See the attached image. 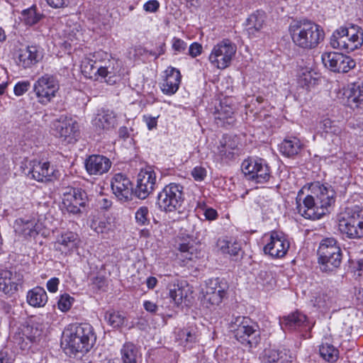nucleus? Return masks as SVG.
<instances>
[{
	"label": "nucleus",
	"mask_w": 363,
	"mask_h": 363,
	"mask_svg": "<svg viewBox=\"0 0 363 363\" xmlns=\"http://www.w3.org/2000/svg\"><path fill=\"white\" fill-rule=\"evenodd\" d=\"M60 89L57 78L49 74H45L40 77L33 84V91L38 99V101L43 104H49Z\"/></svg>",
	"instance_id": "nucleus-11"
},
{
	"label": "nucleus",
	"mask_w": 363,
	"mask_h": 363,
	"mask_svg": "<svg viewBox=\"0 0 363 363\" xmlns=\"http://www.w3.org/2000/svg\"><path fill=\"white\" fill-rule=\"evenodd\" d=\"M65 350L69 355H83L94 346L96 336L93 327L86 323L69 325L64 332Z\"/></svg>",
	"instance_id": "nucleus-2"
},
{
	"label": "nucleus",
	"mask_w": 363,
	"mask_h": 363,
	"mask_svg": "<svg viewBox=\"0 0 363 363\" xmlns=\"http://www.w3.org/2000/svg\"><path fill=\"white\" fill-rule=\"evenodd\" d=\"M92 123L96 130L100 134L101 131L108 130L113 127L115 115L109 110H103L95 116Z\"/></svg>",
	"instance_id": "nucleus-32"
},
{
	"label": "nucleus",
	"mask_w": 363,
	"mask_h": 363,
	"mask_svg": "<svg viewBox=\"0 0 363 363\" xmlns=\"http://www.w3.org/2000/svg\"><path fill=\"white\" fill-rule=\"evenodd\" d=\"M339 229L349 238H363V208L359 206L346 208L339 218Z\"/></svg>",
	"instance_id": "nucleus-7"
},
{
	"label": "nucleus",
	"mask_w": 363,
	"mask_h": 363,
	"mask_svg": "<svg viewBox=\"0 0 363 363\" xmlns=\"http://www.w3.org/2000/svg\"><path fill=\"white\" fill-rule=\"evenodd\" d=\"M242 170L247 179L264 184L271 177V169L267 161L260 157H248L242 163Z\"/></svg>",
	"instance_id": "nucleus-10"
},
{
	"label": "nucleus",
	"mask_w": 363,
	"mask_h": 363,
	"mask_svg": "<svg viewBox=\"0 0 363 363\" xmlns=\"http://www.w3.org/2000/svg\"><path fill=\"white\" fill-rule=\"evenodd\" d=\"M266 16L264 11H257L250 16L247 19V32L250 36H256V33L259 32L263 27L265 22Z\"/></svg>",
	"instance_id": "nucleus-36"
},
{
	"label": "nucleus",
	"mask_w": 363,
	"mask_h": 363,
	"mask_svg": "<svg viewBox=\"0 0 363 363\" xmlns=\"http://www.w3.org/2000/svg\"><path fill=\"white\" fill-rule=\"evenodd\" d=\"M169 297L176 304H179L182 301L183 297V291L182 290L177 287H174L169 290Z\"/></svg>",
	"instance_id": "nucleus-51"
},
{
	"label": "nucleus",
	"mask_w": 363,
	"mask_h": 363,
	"mask_svg": "<svg viewBox=\"0 0 363 363\" xmlns=\"http://www.w3.org/2000/svg\"><path fill=\"white\" fill-rule=\"evenodd\" d=\"M96 61L97 60H96ZM96 67V62H95V52L90 54L89 57H86L82 62V72L87 78L94 79L95 80L99 79V72H97Z\"/></svg>",
	"instance_id": "nucleus-38"
},
{
	"label": "nucleus",
	"mask_w": 363,
	"mask_h": 363,
	"mask_svg": "<svg viewBox=\"0 0 363 363\" xmlns=\"http://www.w3.org/2000/svg\"><path fill=\"white\" fill-rule=\"evenodd\" d=\"M310 194L302 198L303 192L300 190L296 197L298 213L306 219L318 220L329 213L335 204L336 192L328 184L313 182L309 187Z\"/></svg>",
	"instance_id": "nucleus-1"
},
{
	"label": "nucleus",
	"mask_w": 363,
	"mask_h": 363,
	"mask_svg": "<svg viewBox=\"0 0 363 363\" xmlns=\"http://www.w3.org/2000/svg\"><path fill=\"white\" fill-rule=\"evenodd\" d=\"M26 169L28 171H25L26 174L40 182L50 181L54 173V169L50 167L48 162H41L32 160L29 162L28 167Z\"/></svg>",
	"instance_id": "nucleus-23"
},
{
	"label": "nucleus",
	"mask_w": 363,
	"mask_h": 363,
	"mask_svg": "<svg viewBox=\"0 0 363 363\" xmlns=\"http://www.w3.org/2000/svg\"><path fill=\"white\" fill-rule=\"evenodd\" d=\"M318 263L323 272H333L341 264L342 250L334 238H327L321 240L318 249Z\"/></svg>",
	"instance_id": "nucleus-6"
},
{
	"label": "nucleus",
	"mask_w": 363,
	"mask_h": 363,
	"mask_svg": "<svg viewBox=\"0 0 363 363\" xmlns=\"http://www.w3.org/2000/svg\"><path fill=\"white\" fill-rule=\"evenodd\" d=\"M201 225L202 221L199 220H197L196 222L193 225V228L191 231L192 236H195L196 239H199L201 234V230H199V226Z\"/></svg>",
	"instance_id": "nucleus-62"
},
{
	"label": "nucleus",
	"mask_w": 363,
	"mask_h": 363,
	"mask_svg": "<svg viewBox=\"0 0 363 363\" xmlns=\"http://www.w3.org/2000/svg\"><path fill=\"white\" fill-rule=\"evenodd\" d=\"M279 324L284 330H295L307 327L308 321L305 314L297 311L280 319Z\"/></svg>",
	"instance_id": "nucleus-27"
},
{
	"label": "nucleus",
	"mask_w": 363,
	"mask_h": 363,
	"mask_svg": "<svg viewBox=\"0 0 363 363\" xmlns=\"http://www.w3.org/2000/svg\"><path fill=\"white\" fill-rule=\"evenodd\" d=\"M184 201V187L177 183L166 185L157 197L159 208L165 212H173L179 209Z\"/></svg>",
	"instance_id": "nucleus-8"
},
{
	"label": "nucleus",
	"mask_w": 363,
	"mask_h": 363,
	"mask_svg": "<svg viewBox=\"0 0 363 363\" xmlns=\"http://www.w3.org/2000/svg\"><path fill=\"white\" fill-rule=\"evenodd\" d=\"M291 357L285 350H265L264 360L266 363H289L291 362Z\"/></svg>",
	"instance_id": "nucleus-37"
},
{
	"label": "nucleus",
	"mask_w": 363,
	"mask_h": 363,
	"mask_svg": "<svg viewBox=\"0 0 363 363\" xmlns=\"http://www.w3.org/2000/svg\"><path fill=\"white\" fill-rule=\"evenodd\" d=\"M201 331L195 324H189L176 332V340L179 345L191 349L199 342Z\"/></svg>",
	"instance_id": "nucleus-22"
},
{
	"label": "nucleus",
	"mask_w": 363,
	"mask_h": 363,
	"mask_svg": "<svg viewBox=\"0 0 363 363\" xmlns=\"http://www.w3.org/2000/svg\"><path fill=\"white\" fill-rule=\"evenodd\" d=\"M215 120L218 125H233L234 123V111L230 106L220 102V107L216 108Z\"/></svg>",
	"instance_id": "nucleus-35"
},
{
	"label": "nucleus",
	"mask_w": 363,
	"mask_h": 363,
	"mask_svg": "<svg viewBox=\"0 0 363 363\" xmlns=\"http://www.w3.org/2000/svg\"><path fill=\"white\" fill-rule=\"evenodd\" d=\"M15 233L25 238H35L43 228V225L35 218H20L16 220L14 223Z\"/></svg>",
	"instance_id": "nucleus-20"
},
{
	"label": "nucleus",
	"mask_w": 363,
	"mask_h": 363,
	"mask_svg": "<svg viewBox=\"0 0 363 363\" xmlns=\"http://www.w3.org/2000/svg\"><path fill=\"white\" fill-rule=\"evenodd\" d=\"M88 200L87 194L80 188L66 187L62 194V203L67 211L72 214L81 213Z\"/></svg>",
	"instance_id": "nucleus-14"
},
{
	"label": "nucleus",
	"mask_w": 363,
	"mask_h": 363,
	"mask_svg": "<svg viewBox=\"0 0 363 363\" xmlns=\"http://www.w3.org/2000/svg\"><path fill=\"white\" fill-rule=\"evenodd\" d=\"M48 4L54 9L65 8L72 0H45Z\"/></svg>",
	"instance_id": "nucleus-53"
},
{
	"label": "nucleus",
	"mask_w": 363,
	"mask_h": 363,
	"mask_svg": "<svg viewBox=\"0 0 363 363\" xmlns=\"http://www.w3.org/2000/svg\"><path fill=\"white\" fill-rule=\"evenodd\" d=\"M345 95L351 108H363V84H351L345 91Z\"/></svg>",
	"instance_id": "nucleus-30"
},
{
	"label": "nucleus",
	"mask_w": 363,
	"mask_h": 363,
	"mask_svg": "<svg viewBox=\"0 0 363 363\" xmlns=\"http://www.w3.org/2000/svg\"><path fill=\"white\" fill-rule=\"evenodd\" d=\"M23 282L21 272L13 269H0V291L7 295H13L18 291Z\"/></svg>",
	"instance_id": "nucleus-17"
},
{
	"label": "nucleus",
	"mask_w": 363,
	"mask_h": 363,
	"mask_svg": "<svg viewBox=\"0 0 363 363\" xmlns=\"http://www.w3.org/2000/svg\"><path fill=\"white\" fill-rule=\"evenodd\" d=\"M228 288V284L224 279L216 277L208 279L203 291L202 304L206 308L218 306L226 297Z\"/></svg>",
	"instance_id": "nucleus-9"
},
{
	"label": "nucleus",
	"mask_w": 363,
	"mask_h": 363,
	"mask_svg": "<svg viewBox=\"0 0 363 363\" xmlns=\"http://www.w3.org/2000/svg\"><path fill=\"white\" fill-rule=\"evenodd\" d=\"M317 302L320 306V303H323V306L328 307L330 304L332 303V300L330 297H329L327 294H323L322 296H319Z\"/></svg>",
	"instance_id": "nucleus-61"
},
{
	"label": "nucleus",
	"mask_w": 363,
	"mask_h": 363,
	"mask_svg": "<svg viewBox=\"0 0 363 363\" xmlns=\"http://www.w3.org/2000/svg\"><path fill=\"white\" fill-rule=\"evenodd\" d=\"M109 224L104 220H94L91 223V228L98 234L104 233L108 229Z\"/></svg>",
	"instance_id": "nucleus-47"
},
{
	"label": "nucleus",
	"mask_w": 363,
	"mask_h": 363,
	"mask_svg": "<svg viewBox=\"0 0 363 363\" xmlns=\"http://www.w3.org/2000/svg\"><path fill=\"white\" fill-rule=\"evenodd\" d=\"M80 240L77 233L67 231L59 236L55 243V249L67 255L77 249Z\"/></svg>",
	"instance_id": "nucleus-26"
},
{
	"label": "nucleus",
	"mask_w": 363,
	"mask_h": 363,
	"mask_svg": "<svg viewBox=\"0 0 363 363\" xmlns=\"http://www.w3.org/2000/svg\"><path fill=\"white\" fill-rule=\"evenodd\" d=\"M321 357L328 362H335L339 357V351L333 345L323 343L319 348Z\"/></svg>",
	"instance_id": "nucleus-39"
},
{
	"label": "nucleus",
	"mask_w": 363,
	"mask_h": 363,
	"mask_svg": "<svg viewBox=\"0 0 363 363\" xmlns=\"http://www.w3.org/2000/svg\"><path fill=\"white\" fill-rule=\"evenodd\" d=\"M316 79L313 77L311 72H305L299 75L298 82L302 87H309L315 84Z\"/></svg>",
	"instance_id": "nucleus-45"
},
{
	"label": "nucleus",
	"mask_w": 363,
	"mask_h": 363,
	"mask_svg": "<svg viewBox=\"0 0 363 363\" xmlns=\"http://www.w3.org/2000/svg\"><path fill=\"white\" fill-rule=\"evenodd\" d=\"M60 280L58 278L53 277L48 281L46 286L48 290L51 293H55L57 291Z\"/></svg>",
	"instance_id": "nucleus-58"
},
{
	"label": "nucleus",
	"mask_w": 363,
	"mask_h": 363,
	"mask_svg": "<svg viewBox=\"0 0 363 363\" xmlns=\"http://www.w3.org/2000/svg\"><path fill=\"white\" fill-rule=\"evenodd\" d=\"M302 148V143L296 137H288L279 145L280 152L288 157H294L298 154Z\"/></svg>",
	"instance_id": "nucleus-34"
},
{
	"label": "nucleus",
	"mask_w": 363,
	"mask_h": 363,
	"mask_svg": "<svg viewBox=\"0 0 363 363\" xmlns=\"http://www.w3.org/2000/svg\"><path fill=\"white\" fill-rule=\"evenodd\" d=\"M156 174L154 171H141L138 176L135 196L140 199H145L155 189Z\"/></svg>",
	"instance_id": "nucleus-21"
},
{
	"label": "nucleus",
	"mask_w": 363,
	"mask_h": 363,
	"mask_svg": "<svg viewBox=\"0 0 363 363\" xmlns=\"http://www.w3.org/2000/svg\"><path fill=\"white\" fill-rule=\"evenodd\" d=\"M233 150L232 143L220 141V145L218 147V154L222 160L231 159L233 156Z\"/></svg>",
	"instance_id": "nucleus-44"
},
{
	"label": "nucleus",
	"mask_w": 363,
	"mask_h": 363,
	"mask_svg": "<svg viewBox=\"0 0 363 363\" xmlns=\"http://www.w3.org/2000/svg\"><path fill=\"white\" fill-rule=\"evenodd\" d=\"M160 4L157 0H150L143 5V9L147 12H155L159 9Z\"/></svg>",
	"instance_id": "nucleus-55"
},
{
	"label": "nucleus",
	"mask_w": 363,
	"mask_h": 363,
	"mask_svg": "<svg viewBox=\"0 0 363 363\" xmlns=\"http://www.w3.org/2000/svg\"><path fill=\"white\" fill-rule=\"evenodd\" d=\"M230 243L226 242L224 245L220 247V249L223 253L229 254L232 256H237L240 250V248L236 245H229Z\"/></svg>",
	"instance_id": "nucleus-50"
},
{
	"label": "nucleus",
	"mask_w": 363,
	"mask_h": 363,
	"mask_svg": "<svg viewBox=\"0 0 363 363\" xmlns=\"http://www.w3.org/2000/svg\"><path fill=\"white\" fill-rule=\"evenodd\" d=\"M236 52V46L229 40H223L216 45L210 55L211 63L218 69L228 67Z\"/></svg>",
	"instance_id": "nucleus-12"
},
{
	"label": "nucleus",
	"mask_w": 363,
	"mask_h": 363,
	"mask_svg": "<svg viewBox=\"0 0 363 363\" xmlns=\"http://www.w3.org/2000/svg\"><path fill=\"white\" fill-rule=\"evenodd\" d=\"M111 189L114 195L122 202L131 199L133 194V184L125 174H116L111 182Z\"/></svg>",
	"instance_id": "nucleus-19"
},
{
	"label": "nucleus",
	"mask_w": 363,
	"mask_h": 363,
	"mask_svg": "<svg viewBox=\"0 0 363 363\" xmlns=\"http://www.w3.org/2000/svg\"><path fill=\"white\" fill-rule=\"evenodd\" d=\"M186 48L187 43L183 40L177 38H174L172 39V49L174 50L175 55L184 52Z\"/></svg>",
	"instance_id": "nucleus-49"
},
{
	"label": "nucleus",
	"mask_w": 363,
	"mask_h": 363,
	"mask_svg": "<svg viewBox=\"0 0 363 363\" xmlns=\"http://www.w3.org/2000/svg\"><path fill=\"white\" fill-rule=\"evenodd\" d=\"M143 307L147 312L151 314H156L159 310V306L151 301H145Z\"/></svg>",
	"instance_id": "nucleus-57"
},
{
	"label": "nucleus",
	"mask_w": 363,
	"mask_h": 363,
	"mask_svg": "<svg viewBox=\"0 0 363 363\" xmlns=\"http://www.w3.org/2000/svg\"><path fill=\"white\" fill-rule=\"evenodd\" d=\"M74 298L69 294H63L61 296L57 302L58 308L60 311L66 312L69 311L72 306Z\"/></svg>",
	"instance_id": "nucleus-46"
},
{
	"label": "nucleus",
	"mask_w": 363,
	"mask_h": 363,
	"mask_svg": "<svg viewBox=\"0 0 363 363\" xmlns=\"http://www.w3.org/2000/svg\"><path fill=\"white\" fill-rule=\"evenodd\" d=\"M289 246V242L282 233L272 231L269 241L264 247V252L272 257L281 258L286 254Z\"/></svg>",
	"instance_id": "nucleus-15"
},
{
	"label": "nucleus",
	"mask_w": 363,
	"mask_h": 363,
	"mask_svg": "<svg viewBox=\"0 0 363 363\" xmlns=\"http://www.w3.org/2000/svg\"><path fill=\"white\" fill-rule=\"evenodd\" d=\"M289 30L294 45L303 50L316 48L325 35L319 25L308 20L293 21Z\"/></svg>",
	"instance_id": "nucleus-3"
},
{
	"label": "nucleus",
	"mask_w": 363,
	"mask_h": 363,
	"mask_svg": "<svg viewBox=\"0 0 363 363\" xmlns=\"http://www.w3.org/2000/svg\"><path fill=\"white\" fill-rule=\"evenodd\" d=\"M330 44L334 49L352 52L363 44V29L354 24L341 26L333 32Z\"/></svg>",
	"instance_id": "nucleus-4"
},
{
	"label": "nucleus",
	"mask_w": 363,
	"mask_h": 363,
	"mask_svg": "<svg viewBox=\"0 0 363 363\" xmlns=\"http://www.w3.org/2000/svg\"><path fill=\"white\" fill-rule=\"evenodd\" d=\"M53 130L56 136L64 138L68 143L76 141L79 125L71 118L60 117L53 123Z\"/></svg>",
	"instance_id": "nucleus-16"
},
{
	"label": "nucleus",
	"mask_w": 363,
	"mask_h": 363,
	"mask_svg": "<svg viewBox=\"0 0 363 363\" xmlns=\"http://www.w3.org/2000/svg\"><path fill=\"white\" fill-rule=\"evenodd\" d=\"M204 216L205 219L208 220H214L218 218V212L216 210L211 207H208L204 209V211L202 213Z\"/></svg>",
	"instance_id": "nucleus-56"
},
{
	"label": "nucleus",
	"mask_w": 363,
	"mask_h": 363,
	"mask_svg": "<svg viewBox=\"0 0 363 363\" xmlns=\"http://www.w3.org/2000/svg\"><path fill=\"white\" fill-rule=\"evenodd\" d=\"M30 86V83L28 81L18 82L13 88V91L16 96H20L24 94Z\"/></svg>",
	"instance_id": "nucleus-48"
},
{
	"label": "nucleus",
	"mask_w": 363,
	"mask_h": 363,
	"mask_svg": "<svg viewBox=\"0 0 363 363\" xmlns=\"http://www.w3.org/2000/svg\"><path fill=\"white\" fill-rule=\"evenodd\" d=\"M341 133H342L341 128L339 127L338 125H337L335 123L327 133L334 135L335 136H339L341 134Z\"/></svg>",
	"instance_id": "nucleus-64"
},
{
	"label": "nucleus",
	"mask_w": 363,
	"mask_h": 363,
	"mask_svg": "<svg viewBox=\"0 0 363 363\" xmlns=\"http://www.w3.org/2000/svg\"><path fill=\"white\" fill-rule=\"evenodd\" d=\"M191 175L196 181H203L206 177V170L201 167H196L191 172Z\"/></svg>",
	"instance_id": "nucleus-52"
},
{
	"label": "nucleus",
	"mask_w": 363,
	"mask_h": 363,
	"mask_svg": "<svg viewBox=\"0 0 363 363\" xmlns=\"http://www.w3.org/2000/svg\"><path fill=\"white\" fill-rule=\"evenodd\" d=\"M321 59L325 67L335 72L347 73L356 66L351 57L336 52H325Z\"/></svg>",
	"instance_id": "nucleus-13"
},
{
	"label": "nucleus",
	"mask_w": 363,
	"mask_h": 363,
	"mask_svg": "<svg viewBox=\"0 0 363 363\" xmlns=\"http://www.w3.org/2000/svg\"><path fill=\"white\" fill-rule=\"evenodd\" d=\"M26 300L30 306L41 308L47 303L48 295L43 287L35 286L27 292Z\"/></svg>",
	"instance_id": "nucleus-33"
},
{
	"label": "nucleus",
	"mask_w": 363,
	"mask_h": 363,
	"mask_svg": "<svg viewBox=\"0 0 363 363\" xmlns=\"http://www.w3.org/2000/svg\"><path fill=\"white\" fill-rule=\"evenodd\" d=\"M143 120L146 123L147 128L150 130L156 128L157 125V118L150 116H144Z\"/></svg>",
	"instance_id": "nucleus-60"
},
{
	"label": "nucleus",
	"mask_w": 363,
	"mask_h": 363,
	"mask_svg": "<svg viewBox=\"0 0 363 363\" xmlns=\"http://www.w3.org/2000/svg\"><path fill=\"white\" fill-rule=\"evenodd\" d=\"M42 57V54L37 47L28 46L19 50L18 65L26 69L38 63Z\"/></svg>",
	"instance_id": "nucleus-28"
},
{
	"label": "nucleus",
	"mask_w": 363,
	"mask_h": 363,
	"mask_svg": "<svg viewBox=\"0 0 363 363\" xmlns=\"http://www.w3.org/2000/svg\"><path fill=\"white\" fill-rule=\"evenodd\" d=\"M96 59V69L99 72V76L101 79H105V82L108 84L116 83L114 60L110 59V55L102 50L95 52V60Z\"/></svg>",
	"instance_id": "nucleus-18"
},
{
	"label": "nucleus",
	"mask_w": 363,
	"mask_h": 363,
	"mask_svg": "<svg viewBox=\"0 0 363 363\" xmlns=\"http://www.w3.org/2000/svg\"><path fill=\"white\" fill-rule=\"evenodd\" d=\"M232 328L235 339L242 345L256 347L260 342L259 327L257 323L248 317L238 316L232 322Z\"/></svg>",
	"instance_id": "nucleus-5"
},
{
	"label": "nucleus",
	"mask_w": 363,
	"mask_h": 363,
	"mask_svg": "<svg viewBox=\"0 0 363 363\" xmlns=\"http://www.w3.org/2000/svg\"><path fill=\"white\" fill-rule=\"evenodd\" d=\"M334 123L335 122L332 121L330 119L325 118L321 122V128L327 133Z\"/></svg>",
	"instance_id": "nucleus-63"
},
{
	"label": "nucleus",
	"mask_w": 363,
	"mask_h": 363,
	"mask_svg": "<svg viewBox=\"0 0 363 363\" xmlns=\"http://www.w3.org/2000/svg\"><path fill=\"white\" fill-rule=\"evenodd\" d=\"M135 222L138 225H147L150 224L149 209L147 206L140 207L135 214Z\"/></svg>",
	"instance_id": "nucleus-43"
},
{
	"label": "nucleus",
	"mask_w": 363,
	"mask_h": 363,
	"mask_svg": "<svg viewBox=\"0 0 363 363\" xmlns=\"http://www.w3.org/2000/svg\"><path fill=\"white\" fill-rule=\"evenodd\" d=\"M105 319L110 326L113 328L121 327L124 323V316L118 311H108Z\"/></svg>",
	"instance_id": "nucleus-41"
},
{
	"label": "nucleus",
	"mask_w": 363,
	"mask_h": 363,
	"mask_svg": "<svg viewBox=\"0 0 363 363\" xmlns=\"http://www.w3.org/2000/svg\"><path fill=\"white\" fill-rule=\"evenodd\" d=\"M42 333L43 327L41 324L30 321L21 325L18 328V331L16 332L13 338L18 344H20L21 341L23 342L25 339L33 342L39 340Z\"/></svg>",
	"instance_id": "nucleus-24"
},
{
	"label": "nucleus",
	"mask_w": 363,
	"mask_h": 363,
	"mask_svg": "<svg viewBox=\"0 0 363 363\" xmlns=\"http://www.w3.org/2000/svg\"><path fill=\"white\" fill-rule=\"evenodd\" d=\"M257 280L267 290L272 289L276 284V280L272 272L264 270L259 272Z\"/></svg>",
	"instance_id": "nucleus-42"
},
{
	"label": "nucleus",
	"mask_w": 363,
	"mask_h": 363,
	"mask_svg": "<svg viewBox=\"0 0 363 363\" xmlns=\"http://www.w3.org/2000/svg\"><path fill=\"white\" fill-rule=\"evenodd\" d=\"M352 267L355 272H358V276L363 275V259L352 260Z\"/></svg>",
	"instance_id": "nucleus-59"
},
{
	"label": "nucleus",
	"mask_w": 363,
	"mask_h": 363,
	"mask_svg": "<svg viewBox=\"0 0 363 363\" xmlns=\"http://www.w3.org/2000/svg\"><path fill=\"white\" fill-rule=\"evenodd\" d=\"M181 73L179 69L169 67L166 70V77L162 84L161 89L167 95H172L177 92L181 82Z\"/></svg>",
	"instance_id": "nucleus-29"
},
{
	"label": "nucleus",
	"mask_w": 363,
	"mask_h": 363,
	"mask_svg": "<svg viewBox=\"0 0 363 363\" xmlns=\"http://www.w3.org/2000/svg\"><path fill=\"white\" fill-rule=\"evenodd\" d=\"M111 164L108 157L101 155H90L84 162L85 169L90 175H102L108 172Z\"/></svg>",
	"instance_id": "nucleus-25"
},
{
	"label": "nucleus",
	"mask_w": 363,
	"mask_h": 363,
	"mask_svg": "<svg viewBox=\"0 0 363 363\" xmlns=\"http://www.w3.org/2000/svg\"><path fill=\"white\" fill-rule=\"evenodd\" d=\"M202 51V46L198 43H193L189 48V55L192 57L199 56Z\"/></svg>",
	"instance_id": "nucleus-54"
},
{
	"label": "nucleus",
	"mask_w": 363,
	"mask_h": 363,
	"mask_svg": "<svg viewBox=\"0 0 363 363\" xmlns=\"http://www.w3.org/2000/svg\"><path fill=\"white\" fill-rule=\"evenodd\" d=\"M120 352L123 363H140L142 361L140 348L133 342H125Z\"/></svg>",
	"instance_id": "nucleus-31"
},
{
	"label": "nucleus",
	"mask_w": 363,
	"mask_h": 363,
	"mask_svg": "<svg viewBox=\"0 0 363 363\" xmlns=\"http://www.w3.org/2000/svg\"><path fill=\"white\" fill-rule=\"evenodd\" d=\"M43 17V15L37 12L35 6L24 10L22 12V20L28 26H33L38 23Z\"/></svg>",
	"instance_id": "nucleus-40"
}]
</instances>
